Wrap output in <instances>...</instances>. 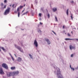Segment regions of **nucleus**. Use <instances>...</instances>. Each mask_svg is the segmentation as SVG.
Masks as SVG:
<instances>
[{"mask_svg":"<svg viewBox=\"0 0 78 78\" xmlns=\"http://www.w3.org/2000/svg\"><path fill=\"white\" fill-rule=\"evenodd\" d=\"M57 76H58V78H63V77H62V75L61 73L60 69H58L57 71Z\"/></svg>","mask_w":78,"mask_h":78,"instance_id":"1","label":"nucleus"},{"mask_svg":"<svg viewBox=\"0 0 78 78\" xmlns=\"http://www.w3.org/2000/svg\"><path fill=\"white\" fill-rule=\"evenodd\" d=\"M16 48H17V49H18L19 51H20L21 52H22V53H24L23 51V49H22L20 47V46H17V45L16 44L14 45Z\"/></svg>","mask_w":78,"mask_h":78,"instance_id":"2","label":"nucleus"},{"mask_svg":"<svg viewBox=\"0 0 78 78\" xmlns=\"http://www.w3.org/2000/svg\"><path fill=\"white\" fill-rule=\"evenodd\" d=\"M10 8L8 7L7 9L5 10L4 14V15H7V14H8L9 13V12L10 11Z\"/></svg>","mask_w":78,"mask_h":78,"instance_id":"3","label":"nucleus"},{"mask_svg":"<svg viewBox=\"0 0 78 78\" xmlns=\"http://www.w3.org/2000/svg\"><path fill=\"white\" fill-rule=\"evenodd\" d=\"M2 66L3 67H4V68H5L6 69H8V67L7 65L5 63H3L2 65Z\"/></svg>","mask_w":78,"mask_h":78,"instance_id":"4","label":"nucleus"},{"mask_svg":"<svg viewBox=\"0 0 78 78\" xmlns=\"http://www.w3.org/2000/svg\"><path fill=\"white\" fill-rule=\"evenodd\" d=\"M13 76L12 72H8L7 73V76L8 77H9L11 76Z\"/></svg>","mask_w":78,"mask_h":78,"instance_id":"5","label":"nucleus"},{"mask_svg":"<svg viewBox=\"0 0 78 78\" xmlns=\"http://www.w3.org/2000/svg\"><path fill=\"white\" fill-rule=\"evenodd\" d=\"M34 44L36 47H37L38 46V44L37 43V42L36 40H35L34 41Z\"/></svg>","mask_w":78,"mask_h":78,"instance_id":"6","label":"nucleus"},{"mask_svg":"<svg viewBox=\"0 0 78 78\" xmlns=\"http://www.w3.org/2000/svg\"><path fill=\"white\" fill-rule=\"evenodd\" d=\"M12 73H13V76L14 75H17L19 74V72L18 71H15Z\"/></svg>","mask_w":78,"mask_h":78,"instance_id":"7","label":"nucleus"},{"mask_svg":"<svg viewBox=\"0 0 78 78\" xmlns=\"http://www.w3.org/2000/svg\"><path fill=\"white\" fill-rule=\"evenodd\" d=\"M4 5H3V4L2 3H1V8L2 9H5L6 8V5H5L3 7Z\"/></svg>","mask_w":78,"mask_h":78,"instance_id":"8","label":"nucleus"},{"mask_svg":"<svg viewBox=\"0 0 78 78\" xmlns=\"http://www.w3.org/2000/svg\"><path fill=\"white\" fill-rule=\"evenodd\" d=\"M69 48L71 50L73 49L74 50H75L76 48L75 47L72 46V45H70L69 46Z\"/></svg>","mask_w":78,"mask_h":78,"instance_id":"9","label":"nucleus"},{"mask_svg":"<svg viewBox=\"0 0 78 78\" xmlns=\"http://www.w3.org/2000/svg\"><path fill=\"white\" fill-rule=\"evenodd\" d=\"M45 41H46L47 42L48 44L49 45V44H50L51 43L50 42V40H49V39H45Z\"/></svg>","mask_w":78,"mask_h":78,"instance_id":"10","label":"nucleus"},{"mask_svg":"<svg viewBox=\"0 0 78 78\" xmlns=\"http://www.w3.org/2000/svg\"><path fill=\"white\" fill-rule=\"evenodd\" d=\"M0 74H4V72L3 71V69L2 68L0 69Z\"/></svg>","mask_w":78,"mask_h":78,"instance_id":"11","label":"nucleus"},{"mask_svg":"<svg viewBox=\"0 0 78 78\" xmlns=\"http://www.w3.org/2000/svg\"><path fill=\"white\" fill-rule=\"evenodd\" d=\"M0 48H2V49L3 50V51H6V50H5V48H4V47H0ZM0 51H1V49H0Z\"/></svg>","mask_w":78,"mask_h":78,"instance_id":"12","label":"nucleus"},{"mask_svg":"<svg viewBox=\"0 0 78 78\" xmlns=\"http://www.w3.org/2000/svg\"><path fill=\"white\" fill-rule=\"evenodd\" d=\"M57 10V9L56 8H54L52 9V11L53 12H55Z\"/></svg>","mask_w":78,"mask_h":78,"instance_id":"13","label":"nucleus"},{"mask_svg":"<svg viewBox=\"0 0 78 78\" xmlns=\"http://www.w3.org/2000/svg\"><path fill=\"white\" fill-rule=\"evenodd\" d=\"M28 11H27L26 12L24 13H23L22 15V16H23V15H25V14H26V15H27V14H28Z\"/></svg>","mask_w":78,"mask_h":78,"instance_id":"14","label":"nucleus"},{"mask_svg":"<svg viewBox=\"0 0 78 78\" xmlns=\"http://www.w3.org/2000/svg\"><path fill=\"white\" fill-rule=\"evenodd\" d=\"M15 69H16V67H15V66L12 67H11V70H14Z\"/></svg>","mask_w":78,"mask_h":78,"instance_id":"15","label":"nucleus"},{"mask_svg":"<svg viewBox=\"0 0 78 78\" xmlns=\"http://www.w3.org/2000/svg\"><path fill=\"white\" fill-rule=\"evenodd\" d=\"M55 19L56 22H58V18H57V17H56V16H55Z\"/></svg>","mask_w":78,"mask_h":78,"instance_id":"16","label":"nucleus"},{"mask_svg":"<svg viewBox=\"0 0 78 78\" xmlns=\"http://www.w3.org/2000/svg\"><path fill=\"white\" fill-rule=\"evenodd\" d=\"M34 3L35 5H37V0L35 1Z\"/></svg>","mask_w":78,"mask_h":78,"instance_id":"17","label":"nucleus"},{"mask_svg":"<svg viewBox=\"0 0 78 78\" xmlns=\"http://www.w3.org/2000/svg\"><path fill=\"white\" fill-rule=\"evenodd\" d=\"M29 56L30 57V58H31V59L33 58V56H32L31 55V54H29Z\"/></svg>","mask_w":78,"mask_h":78,"instance_id":"18","label":"nucleus"},{"mask_svg":"<svg viewBox=\"0 0 78 78\" xmlns=\"http://www.w3.org/2000/svg\"><path fill=\"white\" fill-rule=\"evenodd\" d=\"M70 2L72 5H73V4L74 3V2L73 0L71 1Z\"/></svg>","mask_w":78,"mask_h":78,"instance_id":"19","label":"nucleus"},{"mask_svg":"<svg viewBox=\"0 0 78 78\" xmlns=\"http://www.w3.org/2000/svg\"><path fill=\"white\" fill-rule=\"evenodd\" d=\"M69 9H67L66 11V14L67 15H68L69 14Z\"/></svg>","mask_w":78,"mask_h":78,"instance_id":"20","label":"nucleus"},{"mask_svg":"<svg viewBox=\"0 0 78 78\" xmlns=\"http://www.w3.org/2000/svg\"><path fill=\"white\" fill-rule=\"evenodd\" d=\"M9 55L10 56H11V57L12 58V59H14V58H13V57H12V55H11V54L10 53H9Z\"/></svg>","mask_w":78,"mask_h":78,"instance_id":"21","label":"nucleus"},{"mask_svg":"<svg viewBox=\"0 0 78 78\" xmlns=\"http://www.w3.org/2000/svg\"><path fill=\"white\" fill-rule=\"evenodd\" d=\"M19 8L18 7L17 9V12H19V11H20V10H19Z\"/></svg>","mask_w":78,"mask_h":78,"instance_id":"22","label":"nucleus"},{"mask_svg":"<svg viewBox=\"0 0 78 78\" xmlns=\"http://www.w3.org/2000/svg\"><path fill=\"white\" fill-rule=\"evenodd\" d=\"M76 39V38L70 39V40H73V41H75Z\"/></svg>","mask_w":78,"mask_h":78,"instance_id":"23","label":"nucleus"},{"mask_svg":"<svg viewBox=\"0 0 78 78\" xmlns=\"http://www.w3.org/2000/svg\"><path fill=\"white\" fill-rule=\"evenodd\" d=\"M23 7V6H19V8H20V9H22Z\"/></svg>","mask_w":78,"mask_h":78,"instance_id":"24","label":"nucleus"},{"mask_svg":"<svg viewBox=\"0 0 78 78\" xmlns=\"http://www.w3.org/2000/svg\"><path fill=\"white\" fill-rule=\"evenodd\" d=\"M65 40L66 41H68L69 40H70V38H65Z\"/></svg>","mask_w":78,"mask_h":78,"instance_id":"25","label":"nucleus"},{"mask_svg":"<svg viewBox=\"0 0 78 78\" xmlns=\"http://www.w3.org/2000/svg\"><path fill=\"white\" fill-rule=\"evenodd\" d=\"M20 16V12H18V17H19V16Z\"/></svg>","mask_w":78,"mask_h":78,"instance_id":"26","label":"nucleus"},{"mask_svg":"<svg viewBox=\"0 0 78 78\" xmlns=\"http://www.w3.org/2000/svg\"><path fill=\"white\" fill-rule=\"evenodd\" d=\"M47 16L48 19H49L50 18V14L48 13Z\"/></svg>","mask_w":78,"mask_h":78,"instance_id":"27","label":"nucleus"},{"mask_svg":"<svg viewBox=\"0 0 78 78\" xmlns=\"http://www.w3.org/2000/svg\"><path fill=\"white\" fill-rule=\"evenodd\" d=\"M4 3H7V0H5L4 1Z\"/></svg>","mask_w":78,"mask_h":78,"instance_id":"28","label":"nucleus"},{"mask_svg":"<svg viewBox=\"0 0 78 78\" xmlns=\"http://www.w3.org/2000/svg\"><path fill=\"white\" fill-rule=\"evenodd\" d=\"M38 33H42V31H41L40 30H38Z\"/></svg>","mask_w":78,"mask_h":78,"instance_id":"29","label":"nucleus"},{"mask_svg":"<svg viewBox=\"0 0 78 78\" xmlns=\"http://www.w3.org/2000/svg\"><path fill=\"white\" fill-rule=\"evenodd\" d=\"M73 56H74V54H72L71 55V57H72Z\"/></svg>","mask_w":78,"mask_h":78,"instance_id":"30","label":"nucleus"},{"mask_svg":"<svg viewBox=\"0 0 78 78\" xmlns=\"http://www.w3.org/2000/svg\"><path fill=\"white\" fill-rule=\"evenodd\" d=\"M71 69H72V70H73V71L75 70V69L73 68H71Z\"/></svg>","mask_w":78,"mask_h":78,"instance_id":"31","label":"nucleus"},{"mask_svg":"<svg viewBox=\"0 0 78 78\" xmlns=\"http://www.w3.org/2000/svg\"><path fill=\"white\" fill-rule=\"evenodd\" d=\"M41 10L43 12H44V10L43 9V8H41Z\"/></svg>","mask_w":78,"mask_h":78,"instance_id":"32","label":"nucleus"},{"mask_svg":"<svg viewBox=\"0 0 78 78\" xmlns=\"http://www.w3.org/2000/svg\"><path fill=\"white\" fill-rule=\"evenodd\" d=\"M41 13H39V16H40V17H41Z\"/></svg>","mask_w":78,"mask_h":78,"instance_id":"33","label":"nucleus"},{"mask_svg":"<svg viewBox=\"0 0 78 78\" xmlns=\"http://www.w3.org/2000/svg\"><path fill=\"white\" fill-rule=\"evenodd\" d=\"M52 31L54 33V34H55V35H56V33H55L52 30Z\"/></svg>","mask_w":78,"mask_h":78,"instance_id":"34","label":"nucleus"},{"mask_svg":"<svg viewBox=\"0 0 78 78\" xmlns=\"http://www.w3.org/2000/svg\"><path fill=\"white\" fill-rule=\"evenodd\" d=\"M68 36H70V34L69 33H68Z\"/></svg>","mask_w":78,"mask_h":78,"instance_id":"35","label":"nucleus"},{"mask_svg":"<svg viewBox=\"0 0 78 78\" xmlns=\"http://www.w3.org/2000/svg\"><path fill=\"white\" fill-rule=\"evenodd\" d=\"M14 4H13L12 5V7L13 8H14Z\"/></svg>","mask_w":78,"mask_h":78,"instance_id":"36","label":"nucleus"},{"mask_svg":"<svg viewBox=\"0 0 78 78\" xmlns=\"http://www.w3.org/2000/svg\"><path fill=\"white\" fill-rule=\"evenodd\" d=\"M71 18L72 20H73V17H72V15L71 16Z\"/></svg>","mask_w":78,"mask_h":78,"instance_id":"37","label":"nucleus"},{"mask_svg":"<svg viewBox=\"0 0 78 78\" xmlns=\"http://www.w3.org/2000/svg\"><path fill=\"white\" fill-rule=\"evenodd\" d=\"M77 13L76 12V14H78V10H77Z\"/></svg>","mask_w":78,"mask_h":78,"instance_id":"38","label":"nucleus"},{"mask_svg":"<svg viewBox=\"0 0 78 78\" xmlns=\"http://www.w3.org/2000/svg\"><path fill=\"white\" fill-rule=\"evenodd\" d=\"M40 25H42L43 23H41V22H40Z\"/></svg>","mask_w":78,"mask_h":78,"instance_id":"39","label":"nucleus"},{"mask_svg":"<svg viewBox=\"0 0 78 78\" xmlns=\"http://www.w3.org/2000/svg\"><path fill=\"white\" fill-rule=\"evenodd\" d=\"M76 40L78 42V39L76 38Z\"/></svg>","mask_w":78,"mask_h":78,"instance_id":"40","label":"nucleus"},{"mask_svg":"<svg viewBox=\"0 0 78 78\" xmlns=\"http://www.w3.org/2000/svg\"><path fill=\"white\" fill-rule=\"evenodd\" d=\"M70 68L71 69V68H72V66H71V65H70Z\"/></svg>","mask_w":78,"mask_h":78,"instance_id":"41","label":"nucleus"},{"mask_svg":"<svg viewBox=\"0 0 78 78\" xmlns=\"http://www.w3.org/2000/svg\"><path fill=\"white\" fill-rule=\"evenodd\" d=\"M63 29H64V26H63Z\"/></svg>","mask_w":78,"mask_h":78,"instance_id":"42","label":"nucleus"},{"mask_svg":"<svg viewBox=\"0 0 78 78\" xmlns=\"http://www.w3.org/2000/svg\"><path fill=\"white\" fill-rule=\"evenodd\" d=\"M78 69V66L76 68V69Z\"/></svg>","mask_w":78,"mask_h":78,"instance_id":"43","label":"nucleus"},{"mask_svg":"<svg viewBox=\"0 0 78 78\" xmlns=\"http://www.w3.org/2000/svg\"><path fill=\"white\" fill-rule=\"evenodd\" d=\"M22 46H23V44L22 43H21Z\"/></svg>","mask_w":78,"mask_h":78,"instance_id":"44","label":"nucleus"},{"mask_svg":"<svg viewBox=\"0 0 78 78\" xmlns=\"http://www.w3.org/2000/svg\"><path fill=\"white\" fill-rule=\"evenodd\" d=\"M23 11H24V10H23L22 11V12H23Z\"/></svg>","mask_w":78,"mask_h":78,"instance_id":"45","label":"nucleus"},{"mask_svg":"<svg viewBox=\"0 0 78 78\" xmlns=\"http://www.w3.org/2000/svg\"><path fill=\"white\" fill-rule=\"evenodd\" d=\"M18 59H21V58H20V57H19Z\"/></svg>","mask_w":78,"mask_h":78,"instance_id":"46","label":"nucleus"},{"mask_svg":"<svg viewBox=\"0 0 78 78\" xmlns=\"http://www.w3.org/2000/svg\"><path fill=\"white\" fill-rule=\"evenodd\" d=\"M15 12L16 13H17V12H16V11H15Z\"/></svg>","mask_w":78,"mask_h":78,"instance_id":"47","label":"nucleus"},{"mask_svg":"<svg viewBox=\"0 0 78 78\" xmlns=\"http://www.w3.org/2000/svg\"><path fill=\"white\" fill-rule=\"evenodd\" d=\"M39 20H41V18H40V19H39Z\"/></svg>","mask_w":78,"mask_h":78,"instance_id":"48","label":"nucleus"},{"mask_svg":"<svg viewBox=\"0 0 78 78\" xmlns=\"http://www.w3.org/2000/svg\"><path fill=\"white\" fill-rule=\"evenodd\" d=\"M77 25L78 26V23H76Z\"/></svg>","mask_w":78,"mask_h":78,"instance_id":"49","label":"nucleus"},{"mask_svg":"<svg viewBox=\"0 0 78 78\" xmlns=\"http://www.w3.org/2000/svg\"><path fill=\"white\" fill-rule=\"evenodd\" d=\"M71 33L72 34H73V32L71 31Z\"/></svg>","mask_w":78,"mask_h":78,"instance_id":"50","label":"nucleus"},{"mask_svg":"<svg viewBox=\"0 0 78 78\" xmlns=\"http://www.w3.org/2000/svg\"><path fill=\"white\" fill-rule=\"evenodd\" d=\"M32 16H34V15H33V14H32Z\"/></svg>","mask_w":78,"mask_h":78,"instance_id":"51","label":"nucleus"},{"mask_svg":"<svg viewBox=\"0 0 78 78\" xmlns=\"http://www.w3.org/2000/svg\"><path fill=\"white\" fill-rule=\"evenodd\" d=\"M10 6H11V5H10Z\"/></svg>","mask_w":78,"mask_h":78,"instance_id":"52","label":"nucleus"},{"mask_svg":"<svg viewBox=\"0 0 78 78\" xmlns=\"http://www.w3.org/2000/svg\"><path fill=\"white\" fill-rule=\"evenodd\" d=\"M25 6V5H24L23 6Z\"/></svg>","mask_w":78,"mask_h":78,"instance_id":"53","label":"nucleus"},{"mask_svg":"<svg viewBox=\"0 0 78 78\" xmlns=\"http://www.w3.org/2000/svg\"><path fill=\"white\" fill-rule=\"evenodd\" d=\"M14 55H15V56H16V54H14Z\"/></svg>","mask_w":78,"mask_h":78,"instance_id":"54","label":"nucleus"},{"mask_svg":"<svg viewBox=\"0 0 78 78\" xmlns=\"http://www.w3.org/2000/svg\"><path fill=\"white\" fill-rule=\"evenodd\" d=\"M14 59H12L13 61H14Z\"/></svg>","mask_w":78,"mask_h":78,"instance_id":"55","label":"nucleus"},{"mask_svg":"<svg viewBox=\"0 0 78 78\" xmlns=\"http://www.w3.org/2000/svg\"><path fill=\"white\" fill-rule=\"evenodd\" d=\"M54 25H57V24H54Z\"/></svg>","mask_w":78,"mask_h":78,"instance_id":"56","label":"nucleus"},{"mask_svg":"<svg viewBox=\"0 0 78 78\" xmlns=\"http://www.w3.org/2000/svg\"><path fill=\"white\" fill-rule=\"evenodd\" d=\"M55 73H56V72L55 71Z\"/></svg>","mask_w":78,"mask_h":78,"instance_id":"57","label":"nucleus"},{"mask_svg":"<svg viewBox=\"0 0 78 78\" xmlns=\"http://www.w3.org/2000/svg\"><path fill=\"white\" fill-rule=\"evenodd\" d=\"M64 32H65V31H64Z\"/></svg>","mask_w":78,"mask_h":78,"instance_id":"58","label":"nucleus"}]
</instances>
